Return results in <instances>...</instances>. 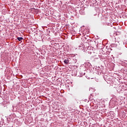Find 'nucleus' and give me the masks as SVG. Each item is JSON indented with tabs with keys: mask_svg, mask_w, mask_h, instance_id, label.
I'll return each mask as SVG.
<instances>
[{
	"mask_svg": "<svg viewBox=\"0 0 127 127\" xmlns=\"http://www.w3.org/2000/svg\"><path fill=\"white\" fill-rule=\"evenodd\" d=\"M17 39L19 41H21V40H22L23 39V38H22V37H18Z\"/></svg>",
	"mask_w": 127,
	"mask_h": 127,
	"instance_id": "obj_2",
	"label": "nucleus"
},
{
	"mask_svg": "<svg viewBox=\"0 0 127 127\" xmlns=\"http://www.w3.org/2000/svg\"><path fill=\"white\" fill-rule=\"evenodd\" d=\"M64 63H65V64H69V61L68 59L64 60Z\"/></svg>",
	"mask_w": 127,
	"mask_h": 127,
	"instance_id": "obj_1",
	"label": "nucleus"
}]
</instances>
